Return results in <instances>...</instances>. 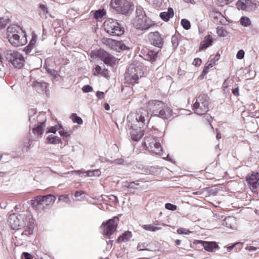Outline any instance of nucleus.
I'll return each mask as SVG.
<instances>
[{"label":"nucleus","instance_id":"18","mask_svg":"<svg viewBox=\"0 0 259 259\" xmlns=\"http://www.w3.org/2000/svg\"><path fill=\"white\" fill-rule=\"evenodd\" d=\"M198 243L201 244L204 249L209 252H213L214 249L219 248V246L215 242H207L199 240Z\"/></svg>","mask_w":259,"mask_h":259},{"label":"nucleus","instance_id":"49","mask_svg":"<svg viewBox=\"0 0 259 259\" xmlns=\"http://www.w3.org/2000/svg\"><path fill=\"white\" fill-rule=\"evenodd\" d=\"M82 90L84 93H89L93 90V88L89 85H85L83 87Z\"/></svg>","mask_w":259,"mask_h":259},{"label":"nucleus","instance_id":"57","mask_svg":"<svg viewBox=\"0 0 259 259\" xmlns=\"http://www.w3.org/2000/svg\"><path fill=\"white\" fill-rule=\"evenodd\" d=\"M101 75L104 77H108V70L107 69H104L102 70V72L101 73Z\"/></svg>","mask_w":259,"mask_h":259},{"label":"nucleus","instance_id":"13","mask_svg":"<svg viewBox=\"0 0 259 259\" xmlns=\"http://www.w3.org/2000/svg\"><path fill=\"white\" fill-rule=\"evenodd\" d=\"M246 181L252 192H256L259 186V173L256 172L248 176Z\"/></svg>","mask_w":259,"mask_h":259},{"label":"nucleus","instance_id":"42","mask_svg":"<svg viewBox=\"0 0 259 259\" xmlns=\"http://www.w3.org/2000/svg\"><path fill=\"white\" fill-rule=\"evenodd\" d=\"M171 42L172 44V46L174 48H177L179 45V42L178 40V38L176 36H172L171 37Z\"/></svg>","mask_w":259,"mask_h":259},{"label":"nucleus","instance_id":"39","mask_svg":"<svg viewBox=\"0 0 259 259\" xmlns=\"http://www.w3.org/2000/svg\"><path fill=\"white\" fill-rule=\"evenodd\" d=\"M116 46L119 47V48L121 50H128L130 48L127 47L124 44H123L122 41H117L115 42Z\"/></svg>","mask_w":259,"mask_h":259},{"label":"nucleus","instance_id":"38","mask_svg":"<svg viewBox=\"0 0 259 259\" xmlns=\"http://www.w3.org/2000/svg\"><path fill=\"white\" fill-rule=\"evenodd\" d=\"M59 201H62L66 203L69 204L71 203V200L67 195H61L59 197Z\"/></svg>","mask_w":259,"mask_h":259},{"label":"nucleus","instance_id":"1","mask_svg":"<svg viewBox=\"0 0 259 259\" xmlns=\"http://www.w3.org/2000/svg\"><path fill=\"white\" fill-rule=\"evenodd\" d=\"M127 120L132 124L130 135L132 140L135 141L139 140L144 135V131L140 126H143L149 120L148 111L140 109L136 113H131L127 116Z\"/></svg>","mask_w":259,"mask_h":259},{"label":"nucleus","instance_id":"2","mask_svg":"<svg viewBox=\"0 0 259 259\" xmlns=\"http://www.w3.org/2000/svg\"><path fill=\"white\" fill-rule=\"evenodd\" d=\"M147 110L155 115L168 119L172 116V110L167 105L159 100H151L147 104Z\"/></svg>","mask_w":259,"mask_h":259},{"label":"nucleus","instance_id":"46","mask_svg":"<svg viewBox=\"0 0 259 259\" xmlns=\"http://www.w3.org/2000/svg\"><path fill=\"white\" fill-rule=\"evenodd\" d=\"M139 184L137 182H132L128 183L127 187L130 189H136Z\"/></svg>","mask_w":259,"mask_h":259},{"label":"nucleus","instance_id":"23","mask_svg":"<svg viewBox=\"0 0 259 259\" xmlns=\"http://www.w3.org/2000/svg\"><path fill=\"white\" fill-rule=\"evenodd\" d=\"M174 12L172 8H169L167 12H161L160 14V17L164 21H168L170 18L173 17Z\"/></svg>","mask_w":259,"mask_h":259},{"label":"nucleus","instance_id":"56","mask_svg":"<svg viewBox=\"0 0 259 259\" xmlns=\"http://www.w3.org/2000/svg\"><path fill=\"white\" fill-rule=\"evenodd\" d=\"M245 249L249 251H255L257 249L256 247L252 246H247L245 247Z\"/></svg>","mask_w":259,"mask_h":259},{"label":"nucleus","instance_id":"51","mask_svg":"<svg viewBox=\"0 0 259 259\" xmlns=\"http://www.w3.org/2000/svg\"><path fill=\"white\" fill-rule=\"evenodd\" d=\"M244 52L242 50L238 51L236 57L238 59H242L244 57Z\"/></svg>","mask_w":259,"mask_h":259},{"label":"nucleus","instance_id":"26","mask_svg":"<svg viewBox=\"0 0 259 259\" xmlns=\"http://www.w3.org/2000/svg\"><path fill=\"white\" fill-rule=\"evenodd\" d=\"M132 236V233L130 231L125 232L121 235L119 236L117 239L118 242H122L129 240Z\"/></svg>","mask_w":259,"mask_h":259},{"label":"nucleus","instance_id":"62","mask_svg":"<svg viewBox=\"0 0 259 259\" xmlns=\"http://www.w3.org/2000/svg\"><path fill=\"white\" fill-rule=\"evenodd\" d=\"M240 243V242L235 243L233 244V245L228 246V250L229 251H230V250L233 249L236 245L239 244Z\"/></svg>","mask_w":259,"mask_h":259},{"label":"nucleus","instance_id":"50","mask_svg":"<svg viewBox=\"0 0 259 259\" xmlns=\"http://www.w3.org/2000/svg\"><path fill=\"white\" fill-rule=\"evenodd\" d=\"M210 46V44H206L205 43V41H202L200 43V47H199V51L202 50L203 49H206L208 47Z\"/></svg>","mask_w":259,"mask_h":259},{"label":"nucleus","instance_id":"8","mask_svg":"<svg viewBox=\"0 0 259 259\" xmlns=\"http://www.w3.org/2000/svg\"><path fill=\"white\" fill-rule=\"evenodd\" d=\"M147 149L157 155H162V149L160 144L157 138L152 137H146L144 138L143 143Z\"/></svg>","mask_w":259,"mask_h":259},{"label":"nucleus","instance_id":"37","mask_svg":"<svg viewBox=\"0 0 259 259\" xmlns=\"http://www.w3.org/2000/svg\"><path fill=\"white\" fill-rule=\"evenodd\" d=\"M148 246V245L146 243H139L138 244L137 248L139 251L148 250V249L147 248Z\"/></svg>","mask_w":259,"mask_h":259},{"label":"nucleus","instance_id":"45","mask_svg":"<svg viewBox=\"0 0 259 259\" xmlns=\"http://www.w3.org/2000/svg\"><path fill=\"white\" fill-rule=\"evenodd\" d=\"M178 233L180 234H186L188 235L190 234L191 232L189 230H187L183 228H180L177 230Z\"/></svg>","mask_w":259,"mask_h":259},{"label":"nucleus","instance_id":"16","mask_svg":"<svg viewBox=\"0 0 259 259\" xmlns=\"http://www.w3.org/2000/svg\"><path fill=\"white\" fill-rule=\"evenodd\" d=\"M29 121L30 122V127L31 125L38 123L39 120H44V115L43 114H37L35 109H30L29 110Z\"/></svg>","mask_w":259,"mask_h":259},{"label":"nucleus","instance_id":"36","mask_svg":"<svg viewBox=\"0 0 259 259\" xmlns=\"http://www.w3.org/2000/svg\"><path fill=\"white\" fill-rule=\"evenodd\" d=\"M217 31L218 35L220 36L224 37L226 36L228 34L227 30L223 27H218L217 28Z\"/></svg>","mask_w":259,"mask_h":259},{"label":"nucleus","instance_id":"53","mask_svg":"<svg viewBox=\"0 0 259 259\" xmlns=\"http://www.w3.org/2000/svg\"><path fill=\"white\" fill-rule=\"evenodd\" d=\"M201 60L200 58H195L193 60V64L195 66H200L201 64Z\"/></svg>","mask_w":259,"mask_h":259},{"label":"nucleus","instance_id":"52","mask_svg":"<svg viewBox=\"0 0 259 259\" xmlns=\"http://www.w3.org/2000/svg\"><path fill=\"white\" fill-rule=\"evenodd\" d=\"M220 56V54H217L215 57L211 60L209 64H213V65H212V67L214 65L215 62L219 59Z\"/></svg>","mask_w":259,"mask_h":259},{"label":"nucleus","instance_id":"17","mask_svg":"<svg viewBox=\"0 0 259 259\" xmlns=\"http://www.w3.org/2000/svg\"><path fill=\"white\" fill-rule=\"evenodd\" d=\"M46 121V118H44V120H39L38 123L33 125L34 127L32 128V132L34 134L37 135L39 137H41L45 127Z\"/></svg>","mask_w":259,"mask_h":259},{"label":"nucleus","instance_id":"21","mask_svg":"<svg viewBox=\"0 0 259 259\" xmlns=\"http://www.w3.org/2000/svg\"><path fill=\"white\" fill-rule=\"evenodd\" d=\"M133 5L125 0V4L122 5L121 8L120 7L119 13L123 14H127L133 11Z\"/></svg>","mask_w":259,"mask_h":259},{"label":"nucleus","instance_id":"48","mask_svg":"<svg viewBox=\"0 0 259 259\" xmlns=\"http://www.w3.org/2000/svg\"><path fill=\"white\" fill-rule=\"evenodd\" d=\"M212 65H213V64H208L207 66H205L202 72V75L204 76L207 73L209 68L212 67Z\"/></svg>","mask_w":259,"mask_h":259},{"label":"nucleus","instance_id":"33","mask_svg":"<svg viewBox=\"0 0 259 259\" xmlns=\"http://www.w3.org/2000/svg\"><path fill=\"white\" fill-rule=\"evenodd\" d=\"M88 177H98L101 175V171L99 169H95L93 170H88L85 172Z\"/></svg>","mask_w":259,"mask_h":259},{"label":"nucleus","instance_id":"12","mask_svg":"<svg viewBox=\"0 0 259 259\" xmlns=\"http://www.w3.org/2000/svg\"><path fill=\"white\" fill-rule=\"evenodd\" d=\"M125 73L139 78L143 75L142 66L139 64L138 65L137 62H134L128 66Z\"/></svg>","mask_w":259,"mask_h":259},{"label":"nucleus","instance_id":"6","mask_svg":"<svg viewBox=\"0 0 259 259\" xmlns=\"http://www.w3.org/2000/svg\"><path fill=\"white\" fill-rule=\"evenodd\" d=\"M20 28L19 27L10 26L7 28V38L9 41L14 47L22 46L24 41L22 38H20L19 33Z\"/></svg>","mask_w":259,"mask_h":259},{"label":"nucleus","instance_id":"10","mask_svg":"<svg viewBox=\"0 0 259 259\" xmlns=\"http://www.w3.org/2000/svg\"><path fill=\"white\" fill-rule=\"evenodd\" d=\"M92 54L93 55L99 58L106 64L112 65L115 63L114 58L104 50H99Z\"/></svg>","mask_w":259,"mask_h":259},{"label":"nucleus","instance_id":"9","mask_svg":"<svg viewBox=\"0 0 259 259\" xmlns=\"http://www.w3.org/2000/svg\"><path fill=\"white\" fill-rule=\"evenodd\" d=\"M118 222V218L113 217L106 223H103L102 225L103 235L107 236H110L112 235L116 230Z\"/></svg>","mask_w":259,"mask_h":259},{"label":"nucleus","instance_id":"59","mask_svg":"<svg viewBox=\"0 0 259 259\" xmlns=\"http://www.w3.org/2000/svg\"><path fill=\"white\" fill-rule=\"evenodd\" d=\"M27 228L29 229V234L31 235L33 233V226L31 224H29L27 226Z\"/></svg>","mask_w":259,"mask_h":259},{"label":"nucleus","instance_id":"31","mask_svg":"<svg viewBox=\"0 0 259 259\" xmlns=\"http://www.w3.org/2000/svg\"><path fill=\"white\" fill-rule=\"evenodd\" d=\"M39 10L40 15H43L45 18H47V14L49 13L48 7L45 5L41 4L39 6Z\"/></svg>","mask_w":259,"mask_h":259},{"label":"nucleus","instance_id":"14","mask_svg":"<svg viewBox=\"0 0 259 259\" xmlns=\"http://www.w3.org/2000/svg\"><path fill=\"white\" fill-rule=\"evenodd\" d=\"M149 39L152 45L159 48H161L163 45V38L157 31L150 32L149 34Z\"/></svg>","mask_w":259,"mask_h":259},{"label":"nucleus","instance_id":"5","mask_svg":"<svg viewBox=\"0 0 259 259\" xmlns=\"http://www.w3.org/2000/svg\"><path fill=\"white\" fill-rule=\"evenodd\" d=\"M105 30L110 35L120 36L124 33V30L120 24L113 19H109L104 23Z\"/></svg>","mask_w":259,"mask_h":259},{"label":"nucleus","instance_id":"60","mask_svg":"<svg viewBox=\"0 0 259 259\" xmlns=\"http://www.w3.org/2000/svg\"><path fill=\"white\" fill-rule=\"evenodd\" d=\"M232 94L236 96H239V89L238 88H235V89H233L232 91Z\"/></svg>","mask_w":259,"mask_h":259},{"label":"nucleus","instance_id":"43","mask_svg":"<svg viewBox=\"0 0 259 259\" xmlns=\"http://www.w3.org/2000/svg\"><path fill=\"white\" fill-rule=\"evenodd\" d=\"M166 209L170 210H175L177 209V206L171 203H167L165 204Z\"/></svg>","mask_w":259,"mask_h":259},{"label":"nucleus","instance_id":"40","mask_svg":"<svg viewBox=\"0 0 259 259\" xmlns=\"http://www.w3.org/2000/svg\"><path fill=\"white\" fill-rule=\"evenodd\" d=\"M71 133H72V131L71 130H69V131L62 130V131H60L59 132V133L60 135H61L63 137H66V138L70 137Z\"/></svg>","mask_w":259,"mask_h":259},{"label":"nucleus","instance_id":"20","mask_svg":"<svg viewBox=\"0 0 259 259\" xmlns=\"http://www.w3.org/2000/svg\"><path fill=\"white\" fill-rule=\"evenodd\" d=\"M48 83L45 82L34 81L33 83V87L38 93L44 92L46 91Z\"/></svg>","mask_w":259,"mask_h":259},{"label":"nucleus","instance_id":"7","mask_svg":"<svg viewBox=\"0 0 259 259\" xmlns=\"http://www.w3.org/2000/svg\"><path fill=\"white\" fill-rule=\"evenodd\" d=\"M6 57L10 62L16 68H21L24 63V58L20 53L12 50H7Z\"/></svg>","mask_w":259,"mask_h":259},{"label":"nucleus","instance_id":"58","mask_svg":"<svg viewBox=\"0 0 259 259\" xmlns=\"http://www.w3.org/2000/svg\"><path fill=\"white\" fill-rule=\"evenodd\" d=\"M57 132V129L56 128V127L55 126H51L49 129V130L47 132V133H56V132Z\"/></svg>","mask_w":259,"mask_h":259},{"label":"nucleus","instance_id":"15","mask_svg":"<svg viewBox=\"0 0 259 259\" xmlns=\"http://www.w3.org/2000/svg\"><path fill=\"white\" fill-rule=\"evenodd\" d=\"M237 6L238 9L248 11L256 8V3L253 0H239Z\"/></svg>","mask_w":259,"mask_h":259},{"label":"nucleus","instance_id":"19","mask_svg":"<svg viewBox=\"0 0 259 259\" xmlns=\"http://www.w3.org/2000/svg\"><path fill=\"white\" fill-rule=\"evenodd\" d=\"M223 225L231 229H234L236 227V219L234 217L229 216L223 220Z\"/></svg>","mask_w":259,"mask_h":259},{"label":"nucleus","instance_id":"24","mask_svg":"<svg viewBox=\"0 0 259 259\" xmlns=\"http://www.w3.org/2000/svg\"><path fill=\"white\" fill-rule=\"evenodd\" d=\"M125 0H111L110 5L113 9L119 12L120 7L125 4Z\"/></svg>","mask_w":259,"mask_h":259},{"label":"nucleus","instance_id":"35","mask_svg":"<svg viewBox=\"0 0 259 259\" xmlns=\"http://www.w3.org/2000/svg\"><path fill=\"white\" fill-rule=\"evenodd\" d=\"M181 25L186 30H189L191 28V24L189 20L186 19H183L181 20Z\"/></svg>","mask_w":259,"mask_h":259},{"label":"nucleus","instance_id":"22","mask_svg":"<svg viewBox=\"0 0 259 259\" xmlns=\"http://www.w3.org/2000/svg\"><path fill=\"white\" fill-rule=\"evenodd\" d=\"M19 220L15 214H11L9 216V222L13 229H19L22 227L19 223Z\"/></svg>","mask_w":259,"mask_h":259},{"label":"nucleus","instance_id":"63","mask_svg":"<svg viewBox=\"0 0 259 259\" xmlns=\"http://www.w3.org/2000/svg\"><path fill=\"white\" fill-rule=\"evenodd\" d=\"M178 74L180 76L183 75L185 74V71L184 70H182L181 69L179 68L178 70Z\"/></svg>","mask_w":259,"mask_h":259},{"label":"nucleus","instance_id":"44","mask_svg":"<svg viewBox=\"0 0 259 259\" xmlns=\"http://www.w3.org/2000/svg\"><path fill=\"white\" fill-rule=\"evenodd\" d=\"M47 71L48 73L50 74L53 76V78L55 79L57 77L58 73L56 70L54 69H47Z\"/></svg>","mask_w":259,"mask_h":259},{"label":"nucleus","instance_id":"54","mask_svg":"<svg viewBox=\"0 0 259 259\" xmlns=\"http://www.w3.org/2000/svg\"><path fill=\"white\" fill-rule=\"evenodd\" d=\"M22 259H32L30 254L28 252H24L22 255Z\"/></svg>","mask_w":259,"mask_h":259},{"label":"nucleus","instance_id":"28","mask_svg":"<svg viewBox=\"0 0 259 259\" xmlns=\"http://www.w3.org/2000/svg\"><path fill=\"white\" fill-rule=\"evenodd\" d=\"M142 227L146 231H150L152 232H156L161 229L160 227L157 226L154 224L144 225Z\"/></svg>","mask_w":259,"mask_h":259},{"label":"nucleus","instance_id":"25","mask_svg":"<svg viewBox=\"0 0 259 259\" xmlns=\"http://www.w3.org/2000/svg\"><path fill=\"white\" fill-rule=\"evenodd\" d=\"M139 79V78H138L137 77L133 76L130 74L125 73V82L128 84H133L138 83V80Z\"/></svg>","mask_w":259,"mask_h":259},{"label":"nucleus","instance_id":"41","mask_svg":"<svg viewBox=\"0 0 259 259\" xmlns=\"http://www.w3.org/2000/svg\"><path fill=\"white\" fill-rule=\"evenodd\" d=\"M102 69L101 66L99 65H97L95 68L93 69L94 72V74L95 75H98L101 74L102 72Z\"/></svg>","mask_w":259,"mask_h":259},{"label":"nucleus","instance_id":"61","mask_svg":"<svg viewBox=\"0 0 259 259\" xmlns=\"http://www.w3.org/2000/svg\"><path fill=\"white\" fill-rule=\"evenodd\" d=\"M109 199L114 202L117 203L118 201L117 197L114 195H111Z\"/></svg>","mask_w":259,"mask_h":259},{"label":"nucleus","instance_id":"11","mask_svg":"<svg viewBox=\"0 0 259 259\" xmlns=\"http://www.w3.org/2000/svg\"><path fill=\"white\" fill-rule=\"evenodd\" d=\"M136 21H137L139 27L144 29H148L149 27L146 25L147 17L143 9L139 6L137 7Z\"/></svg>","mask_w":259,"mask_h":259},{"label":"nucleus","instance_id":"29","mask_svg":"<svg viewBox=\"0 0 259 259\" xmlns=\"http://www.w3.org/2000/svg\"><path fill=\"white\" fill-rule=\"evenodd\" d=\"M47 140L50 144H57L61 143V140L59 137L53 135L49 136Z\"/></svg>","mask_w":259,"mask_h":259},{"label":"nucleus","instance_id":"64","mask_svg":"<svg viewBox=\"0 0 259 259\" xmlns=\"http://www.w3.org/2000/svg\"><path fill=\"white\" fill-rule=\"evenodd\" d=\"M204 117L210 124V122L212 121L211 117L209 115H206L204 116Z\"/></svg>","mask_w":259,"mask_h":259},{"label":"nucleus","instance_id":"3","mask_svg":"<svg viewBox=\"0 0 259 259\" xmlns=\"http://www.w3.org/2000/svg\"><path fill=\"white\" fill-rule=\"evenodd\" d=\"M55 199V196L51 194L38 196L32 200V206L37 211L41 212L49 208L54 204Z\"/></svg>","mask_w":259,"mask_h":259},{"label":"nucleus","instance_id":"27","mask_svg":"<svg viewBox=\"0 0 259 259\" xmlns=\"http://www.w3.org/2000/svg\"><path fill=\"white\" fill-rule=\"evenodd\" d=\"M157 52H155L153 50H149L148 51L147 53L145 56V59L152 62L154 61L157 58Z\"/></svg>","mask_w":259,"mask_h":259},{"label":"nucleus","instance_id":"47","mask_svg":"<svg viewBox=\"0 0 259 259\" xmlns=\"http://www.w3.org/2000/svg\"><path fill=\"white\" fill-rule=\"evenodd\" d=\"M203 41H205V43L206 44H210V46L212 43V38L209 35H207L204 37V39Z\"/></svg>","mask_w":259,"mask_h":259},{"label":"nucleus","instance_id":"32","mask_svg":"<svg viewBox=\"0 0 259 259\" xmlns=\"http://www.w3.org/2000/svg\"><path fill=\"white\" fill-rule=\"evenodd\" d=\"M70 118L74 123H77L78 124H82L83 123L82 119L80 117L78 116L76 113H72Z\"/></svg>","mask_w":259,"mask_h":259},{"label":"nucleus","instance_id":"55","mask_svg":"<svg viewBox=\"0 0 259 259\" xmlns=\"http://www.w3.org/2000/svg\"><path fill=\"white\" fill-rule=\"evenodd\" d=\"M96 96L99 99H102L104 97V94L102 92L98 91L96 93Z\"/></svg>","mask_w":259,"mask_h":259},{"label":"nucleus","instance_id":"30","mask_svg":"<svg viewBox=\"0 0 259 259\" xmlns=\"http://www.w3.org/2000/svg\"><path fill=\"white\" fill-rule=\"evenodd\" d=\"M240 24L244 27H248L251 25V21L250 19L246 16H243L240 20Z\"/></svg>","mask_w":259,"mask_h":259},{"label":"nucleus","instance_id":"34","mask_svg":"<svg viewBox=\"0 0 259 259\" xmlns=\"http://www.w3.org/2000/svg\"><path fill=\"white\" fill-rule=\"evenodd\" d=\"M106 14L104 9H99L96 11L94 13V18L96 19L102 18Z\"/></svg>","mask_w":259,"mask_h":259},{"label":"nucleus","instance_id":"4","mask_svg":"<svg viewBox=\"0 0 259 259\" xmlns=\"http://www.w3.org/2000/svg\"><path fill=\"white\" fill-rule=\"evenodd\" d=\"M209 104V101L208 96L206 94H202L196 98L192 109L195 114L202 115L208 111Z\"/></svg>","mask_w":259,"mask_h":259}]
</instances>
